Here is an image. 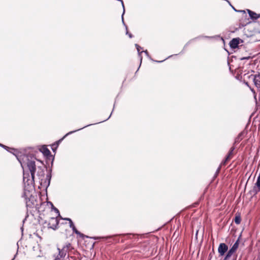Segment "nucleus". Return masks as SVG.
<instances>
[{
  "label": "nucleus",
  "mask_w": 260,
  "mask_h": 260,
  "mask_svg": "<svg viewBox=\"0 0 260 260\" xmlns=\"http://www.w3.org/2000/svg\"><path fill=\"white\" fill-rule=\"evenodd\" d=\"M0 146H2V147H6V146L3 145V144H0Z\"/></svg>",
  "instance_id": "5701e85b"
},
{
  "label": "nucleus",
  "mask_w": 260,
  "mask_h": 260,
  "mask_svg": "<svg viewBox=\"0 0 260 260\" xmlns=\"http://www.w3.org/2000/svg\"><path fill=\"white\" fill-rule=\"evenodd\" d=\"M21 165L22 167L23 168V164L21 162Z\"/></svg>",
  "instance_id": "393cba45"
},
{
  "label": "nucleus",
  "mask_w": 260,
  "mask_h": 260,
  "mask_svg": "<svg viewBox=\"0 0 260 260\" xmlns=\"http://www.w3.org/2000/svg\"><path fill=\"white\" fill-rule=\"evenodd\" d=\"M135 46H136L137 50L138 52L139 55H140L141 53H142L143 52V51L140 52V49H141V47L139 45H138V44H136Z\"/></svg>",
  "instance_id": "dca6fc26"
},
{
  "label": "nucleus",
  "mask_w": 260,
  "mask_h": 260,
  "mask_svg": "<svg viewBox=\"0 0 260 260\" xmlns=\"http://www.w3.org/2000/svg\"><path fill=\"white\" fill-rule=\"evenodd\" d=\"M235 222L236 224H239L241 222V218L239 216H236L235 218Z\"/></svg>",
  "instance_id": "2eb2a0df"
},
{
  "label": "nucleus",
  "mask_w": 260,
  "mask_h": 260,
  "mask_svg": "<svg viewBox=\"0 0 260 260\" xmlns=\"http://www.w3.org/2000/svg\"><path fill=\"white\" fill-rule=\"evenodd\" d=\"M239 239L237 240L236 242L234 244V245L232 246V248H234L235 250H237L239 247Z\"/></svg>",
  "instance_id": "4468645a"
},
{
  "label": "nucleus",
  "mask_w": 260,
  "mask_h": 260,
  "mask_svg": "<svg viewBox=\"0 0 260 260\" xmlns=\"http://www.w3.org/2000/svg\"><path fill=\"white\" fill-rule=\"evenodd\" d=\"M54 211H55L57 213H58V215H59L58 210L57 209L55 208H54Z\"/></svg>",
  "instance_id": "aec40b11"
},
{
  "label": "nucleus",
  "mask_w": 260,
  "mask_h": 260,
  "mask_svg": "<svg viewBox=\"0 0 260 260\" xmlns=\"http://www.w3.org/2000/svg\"><path fill=\"white\" fill-rule=\"evenodd\" d=\"M240 39L239 38H235L232 40L230 43V46L232 48L235 49L238 47L240 43Z\"/></svg>",
  "instance_id": "423d86ee"
},
{
  "label": "nucleus",
  "mask_w": 260,
  "mask_h": 260,
  "mask_svg": "<svg viewBox=\"0 0 260 260\" xmlns=\"http://www.w3.org/2000/svg\"><path fill=\"white\" fill-rule=\"evenodd\" d=\"M233 7V9H234L235 11H237V10L235 9V8H234L233 7Z\"/></svg>",
  "instance_id": "a878e982"
},
{
  "label": "nucleus",
  "mask_w": 260,
  "mask_h": 260,
  "mask_svg": "<svg viewBox=\"0 0 260 260\" xmlns=\"http://www.w3.org/2000/svg\"><path fill=\"white\" fill-rule=\"evenodd\" d=\"M42 151L43 153L46 155H48L50 153L49 150L45 147H42Z\"/></svg>",
  "instance_id": "9d476101"
},
{
  "label": "nucleus",
  "mask_w": 260,
  "mask_h": 260,
  "mask_svg": "<svg viewBox=\"0 0 260 260\" xmlns=\"http://www.w3.org/2000/svg\"><path fill=\"white\" fill-rule=\"evenodd\" d=\"M230 250H231L233 252H235L236 250H235L234 248H233L232 247H231V248L230 249Z\"/></svg>",
  "instance_id": "412c9836"
},
{
  "label": "nucleus",
  "mask_w": 260,
  "mask_h": 260,
  "mask_svg": "<svg viewBox=\"0 0 260 260\" xmlns=\"http://www.w3.org/2000/svg\"><path fill=\"white\" fill-rule=\"evenodd\" d=\"M247 11H248L249 16L250 17V18L251 19H257L260 17V15H258V14H256V13H255L250 10H247Z\"/></svg>",
  "instance_id": "0eeeda50"
},
{
  "label": "nucleus",
  "mask_w": 260,
  "mask_h": 260,
  "mask_svg": "<svg viewBox=\"0 0 260 260\" xmlns=\"http://www.w3.org/2000/svg\"><path fill=\"white\" fill-rule=\"evenodd\" d=\"M126 34L128 35L129 37L130 38H132V35L131 34H129L128 32L127 31V30L126 31Z\"/></svg>",
  "instance_id": "a211bd4d"
},
{
  "label": "nucleus",
  "mask_w": 260,
  "mask_h": 260,
  "mask_svg": "<svg viewBox=\"0 0 260 260\" xmlns=\"http://www.w3.org/2000/svg\"><path fill=\"white\" fill-rule=\"evenodd\" d=\"M54 211H55L57 213H58V215H59L58 210L57 209L55 208H54Z\"/></svg>",
  "instance_id": "6ab92c4d"
},
{
  "label": "nucleus",
  "mask_w": 260,
  "mask_h": 260,
  "mask_svg": "<svg viewBox=\"0 0 260 260\" xmlns=\"http://www.w3.org/2000/svg\"><path fill=\"white\" fill-rule=\"evenodd\" d=\"M143 52L145 53V54H146L147 56H148V51H147V50L144 51Z\"/></svg>",
  "instance_id": "4be33fe9"
},
{
  "label": "nucleus",
  "mask_w": 260,
  "mask_h": 260,
  "mask_svg": "<svg viewBox=\"0 0 260 260\" xmlns=\"http://www.w3.org/2000/svg\"><path fill=\"white\" fill-rule=\"evenodd\" d=\"M255 85L260 90V75H256L254 78Z\"/></svg>",
  "instance_id": "6e6552de"
},
{
  "label": "nucleus",
  "mask_w": 260,
  "mask_h": 260,
  "mask_svg": "<svg viewBox=\"0 0 260 260\" xmlns=\"http://www.w3.org/2000/svg\"><path fill=\"white\" fill-rule=\"evenodd\" d=\"M205 37V38H211V37H208V36H205V37Z\"/></svg>",
  "instance_id": "b1692460"
},
{
  "label": "nucleus",
  "mask_w": 260,
  "mask_h": 260,
  "mask_svg": "<svg viewBox=\"0 0 260 260\" xmlns=\"http://www.w3.org/2000/svg\"><path fill=\"white\" fill-rule=\"evenodd\" d=\"M57 247L58 252L53 254V260H67L69 252L73 249L71 244L69 242L66 243L63 245L58 243Z\"/></svg>",
  "instance_id": "f257e3e1"
},
{
  "label": "nucleus",
  "mask_w": 260,
  "mask_h": 260,
  "mask_svg": "<svg viewBox=\"0 0 260 260\" xmlns=\"http://www.w3.org/2000/svg\"><path fill=\"white\" fill-rule=\"evenodd\" d=\"M233 7V9H234L235 11H237V10L235 9V8H234L233 7Z\"/></svg>",
  "instance_id": "bb28decb"
},
{
  "label": "nucleus",
  "mask_w": 260,
  "mask_h": 260,
  "mask_svg": "<svg viewBox=\"0 0 260 260\" xmlns=\"http://www.w3.org/2000/svg\"><path fill=\"white\" fill-rule=\"evenodd\" d=\"M74 233H75L77 235H81V233L76 229L75 227H74V228L72 229Z\"/></svg>",
  "instance_id": "f3484780"
},
{
  "label": "nucleus",
  "mask_w": 260,
  "mask_h": 260,
  "mask_svg": "<svg viewBox=\"0 0 260 260\" xmlns=\"http://www.w3.org/2000/svg\"><path fill=\"white\" fill-rule=\"evenodd\" d=\"M234 150V147H232L228 154V155L226 156V157H225V159L224 160L222 161V162H221V165H225L226 162L227 161H228L229 160H230L233 156V151Z\"/></svg>",
  "instance_id": "39448f33"
},
{
  "label": "nucleus",
  "mask_w": 260,
  "mask_h": 260,
  "mask_svg": "<svg viewBox=\"0 0 260 260\" xmlns=\"http://www.w3.org/2000/svg\"><path fill=\"white\" fill-rule=\"evenodd\" d=\"M234 252H233L231 250H229L228 252L225 257H224V260H228L229 258L233 255Z\"/></svg>",
  "instance_id": "9b49d317"
},
{
  "label": "nucleus",
  "mask_w": 260,
  "mask_h": 260,
  "mask_svg": "<svg viewBox=\"0 0 260 260\" xmlns=\"http://www.w3.org/2000/svg\"><path fill=\"white\" fill-rule=\"evenodd\" d=\"M26 164L27 166V168L28 170L29 171L31 174V182L34 181L35 178V174L36 170V166L35 164L34 159L33 158H31V159H29L28 158H27V162H26Z\"/></svg>",
  "instance_id": "f03ea898"
},
{
  "label": "nucleus",
  "mask_w": 260,
  "mask_h": 260,
  "mask_svg": "<svg viewBox=\"0 0 260 260\" xmlns=\"http://www.w3.org/2000/svg\"><path fill=\"white\" fill-rule=\"evenodd\" d=\"M219 170H220V167L218 168V169L217 170V172H219Z\"/></svg>",
  "instance_id": "cd10ccee"
},
{
  "label": "nucleus",
  "mask_w": 260,
  "mask_h": 260,
  "mask_svg": "<svg viewBox=\"0 0 260 260\" xmlns=\"http://www.w3.org/2000/svg\"><path fill=\"white\" fill-rule=\"evenodd\" d=\"M228 249V247L225 244L220 243L218 248V251L220 255H223Z\"/></svg>",
  "instance_id": "20e7f679"
},
{
  "label": "nucleus",
  "mask_w": 260,
  "mask_h": 260,
  "mask_svg": "<svg viewBox=\"0 0 260 260\" xmlns=\"http://www.w3.org/2000/svg\"><path fill=\"white\" fill-rule=\"evenodd\" d=\"M64 219L69 221L70 227L71 228H72L73 229L74 228V227H75L72 220L70 218H64Z\"/></svg>",
  "instance_id": "ddd939ff"
},
{
  "label": "nucleus",
  "mask_w": 260,
  "mask_h": 260,
  "mask_svg": "<svg viewBox=\"0 0 260 260\" xmlns=\"http://www.w3.org/2000/svg\"><path fill=\"white\" fill-rule=\"evenodd\" d=\"M110 116H111V115H110V116L108 117V118L106 120H107V119H108L109 118H110Z\"/></svg>",
  "instance_id": "c85d7f7f"
},
{
  "label": "nucleus",
  "mask_w": 260,
  "mask_h": 260,
  "mask_svg": "<svg viewBox=\"0 0 260 260\" xmlns=\"http://www.w3.org/2000/svg\"><path fill=\"white\" fill-rule=\"evenodd\" d=\"M58 224V221L57 218L52 217L49 220L48 227L55 230Z\"/></svg>",
  "instance_id": "7ed1b4c3"
},
{
  "label": "nucleus",
  "mask_w": 260,
  "mask_h": 260,
  "mask_svg": "<svg viewBox=\"0 0 260 260\" xmlns=\"http://www.w3.org/2000/svg\"><path fill=\"white\" fill-rule=\"evenodd\" d=\"M29 177V174L25 173L24 169H23V180L25 182V180L27 179L26 181L29 180L28 177Z\"/></svg>",
  "instance_id": "f8f14e48"
},
{
  "label": "nucleus",
  "mask_w": 260,
  "mask_h": 260,
  "mask_svg": "<svg viewBox=\"0 0 260 260\" xmlns=\"http://www.w3.org/2000/svg\"><path fill=\"white\" fill-rule=\"evenodd\" d=\"M89 125H87L85 126H84V127H82V128H79V129H77V130H75V131H71V132H69V133H67L65 136H64V137H63L62 138H61V139H60L59 140H58V141L57 142V143H58V144H59V143H60V142L63 140V139L64 138H66L67 136H68V135H70V134H73V133H75V132H77V131H79V130H80V129H83V128L86 127H87V126H89Z\"/></svg>",
  "instance_id": "1a4fd4ad"
}]
</instances>
